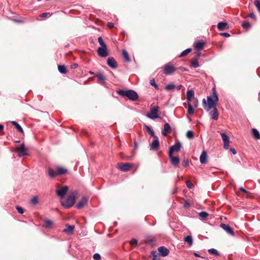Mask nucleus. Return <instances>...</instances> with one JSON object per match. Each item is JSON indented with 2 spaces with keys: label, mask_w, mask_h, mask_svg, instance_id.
I'll list each match as a JSON object with an SVG mask.
<instances>
[{
  "label": "nucleus",
  "mask_w": 260,
  "mask_h": 260,
  "mask_svg": "<svg viewBox=\"0 0 260 260\" xmlns=\"http://www.w3.org/2000/svg\"><path fill=\"white\" fill-rule=\"evenodd\" d=\"M78 195V192L75 191L69 195L66 199H61L60 201L62 206L67 209L70 208L75 204L76 198Z\"/></svg>",
  "instance_id": "nucleus-1"
},
{
  "label": "nucleus",
  "mask_w": 260,
  "mask_h": 260,
  "mask_svg": "<svg viewBox=\"0 0 260 260\" xmlns=\"http://www.w3.org/2000/svg\"><path fill=\"white\" fill-rule=\"evenodd\" d=\"M117 93L122 97L127 98L132 101H136L138 100L139 97L138 93L135 90L132 89H128L126 90L119 89L117 91Z\"/></svg>",
  "instance_id": "nucleus-2"
},
{
  "label": "nucleus",
  "mask_w": 260,
  "mask_h": 260,
  "mask_svg": "<svg viewBox=\"0 0 260 260\" xmlns=\"http://www.w3.org/2000/svg\"><path fill=\"white\" fill-rule=\"evenodd\" d=\"M203 103L205 110L209 111L213 108L216 107V104L214 102L212 98L210 96H207V104L205 99H203Z\"/></svg>",
  "instance_id": "nucleus-3"
},
{
  "label": "nucleus",
  "mask_w": 260,
  "mask_h": 260,
  "mask_svg": "<svg viewBox=\"0 0 260 260\" xmlns=\"http://www.w3.org/2000/svg\"><path fill=\"white\" fill-rule=\"evenodd\" d=\"M159 108L157 106H154L150 108V112L146 114V116L151 119H155L158 118Z\"/></svg>",
  "instance_id": "nucleus-4"
},
{
  "label": "nucleus",
  "mask_w": 260,
  "mask_h": 260,
  "mask_svg": "<svg viewBox=\"0 0 260 260\" xmlns=\"http://www.w3.org/2000/svg\"><path fill=\"white\" fill-rule=\"evenodd\" d=\"M133 164L130 162H120L117 164V168L123 172H127L132 167Z\"/></svg>",
  "instance_id": "nucleus-5"
},
{
  "label": "nucleus",
  "mask_w": 260,
  "mask_h": 260,
  "mask_svg": "<svg viewBox=\"0 0 260 260\" xmlns=\"http://www.w3.org/2000/svg\"><path fill=\"white\" fill-rule=\"evenodd\" d=\"M175 71V68L170 62L166 64L164 67V72L167 75L173 74Z\"/></svg>",
  "instance_id": "nucleus-6"
},
{
  "label": "nucleus",
  "mask_w": 260,
  "mask_h": 260,
  "mask_svg": "<svg viewBox=\"0 0 260 260\" xmlns=\"http://www.w3.org/2000/svg\"><path fill=\"white\" fill-rule=\"evenodd\" d=\"M15 151L18 153V156L19 157L28 155L27 150L24 144H22L19 146L17 147Z\"/></svg>",
  "instance_id": "nucleus-7"
},
{
  "label": "nucleus",
  "mask_w": 260,
  "mask_h": 260,
  "mask_svg": "<svg viewBox=\"0 0 260 260\" xmlns=\"http://www.w3.org/2000/svg\"><path fill=\"white\" fill-rule=\"evenodd\" d=\"M182 147L181 143L179 141H176L174 145L170 147L169 154H173L174 152H179Z\"/></svg>",
  "instance_id": "nucleus-8"
},
{
  "label": "nucleus",
  "mask_w": 260,
  "mask_h": 260,
  "mask_svg": "<svg viewBox=\"0 0 260 260\" xmlns=\"http://www.w3.org/2000/svg\"><path fill=\"white\" fill-rule=\"evenodd\" d=\"M221 136L223 142V148L227 150L229 147V137L224 133L221 134Z\"/></svg>",
  "instance_id": "nucleus-9"
},
{
  "label": "nucleus",
  "mask_w": 260,
  "mask_h": 260,
  "mask_svg": "<svg viewBox=\"0 0 260 260\" xmlns=\"http://www.w3.org/2000/svg\"><path fill=\"white\" fill-rule=\"evenodd\" d=\"M220 226L223 230H224L228 234H230L231 236L234 235V232L233 230L229 224L221 223L220 225Z\"/></svg>",
  "instance_id": "nucleus-10"
},
{
  "label": "nucleus",
  "mask_w": 260,
  "mask_h": 260,
  "mask_svg": "<svg viewBox=\"0 0 260 260\" xmlns=\"http://www.w3.org/2000/svg\"><path fill=\"white\" fill-rule=\"evenodd\" d=\"M68 189V187L64 186L61 189H57L55 191L58 196L60 197L61 198H63L66 194Z\"/></svg>",
  "instance_id": "nucleus-11"
},
{
  "label": "nucleus",
  "mask_w": 260,
  "mask_h": 260,
  "mask_svg": "<svg viewBox=\"0 0 260 260\" xmlns=\"http://www.w3.org/2000/svg\"><path fill=\"white\" fill-rule=\"evenodd\" d=\"M169 157L171 160V164L175 167H178L180 162L179 157L178 156H173V154H169Z\"/></svg>",
  "instance_id": "nucleus-12"
},
{
  "label": "nucleus",
  "mask_w": 260,
  "mask_h": 260,
  "mask_svg": "<svg viewBox=\"0 0 260 260\" xmlns=\"http://www.w3.org/2000/svg\"><path fill=\"white\" fill-rule=\"evenodd\" d=\"M107 62V64L113 69H116L117 67L118 64L115 59L112 57H109Z\"/></svg>",
  "instance_id": "nucleus-13"
},
{
  "label": "nucleus",
  "mask_w": 260,
  "mask_h": 260,
  "mask_svg": "<svg viewBox=\"0 0 260 260\" xmlns=\"http://www.w3.org/2000/svg\"><path fill=\"white\" fill-rule=\"evenodd\" d=\"M98 54L101 57H105L108 56L107 47H99L98 49Z\"/></svg>",
  "instance_id": "nucleus-14"
},
{
  "label": "nucleus",
  "mask_w": 260,
  "mask_h": 260,
  "mask_svg": "<svg viewBox=\"0 0 260 260\" xmlns=\"http://www.w3.org/2000/svg\"><path fill=\"white\" fill-rule=\"evenodd\" d=\"M87 202L88 198L86 197H83L81 200L76 204V208L78 209H81L87 204Z\"/></svg>",
  "instance_id": "nucleus-15"
},
{
  "label": "nucleus",
  "mask_w": 260,
  "mask_h": 260,
  "mask_svg": "<svg viewBox=\"0 0 260 260\" xmlns=\"http://www.w3.org/2000/svg\"><path fill=\"white\" fill-rule=\"evenodd\" d=\"M158 250L159 253V254L164 257L167 256L170 252L169 249L165 246L159 247L158 248Z\"/></svg>",
  "instance_id": "nucleus-16"
},
{
  "label": "nucleus",
  "mask_w": 260,
  "mask_h": 260,
  "mask_svg": "<svg viewBox=\"0 0 260 260\" xmlns=\"http://www.w3.org/2000/svg\"><path fill=\"white\" fill-rule=\"evenodd\" d=\"M154 139V141L150 144V147L152 150H156L159 146V142L157 136H155Z\"/></svg>",
  "instance_id": "nucleus-17"
},
{
  "label": "nucleus",
  "mask_w": 260,
  "mask_h": 260,
  "mask_svg": "<svg viewBox=\"0 0 260 260\" xmlns=\"http://www.w3.org/2000/svg\"><path fill=\"white\" fill-rule=\"evenodd\" d=\"M75 229L74 225L66 224L65 229L63 230V232L69 235H71L73 233V230Z\"/></svg>",
  "instance_id": "nucleus-18"
},
{
  "label": "nucleus",
  "mask_w": 260,
  "mask_h": 260,
  "mask_svg": "<svg viewBox=\"0 0 260 260\" xmlns=\"http://www.w3.org/2000/svg\"><path fill=\"white\" fill-rule=\"evenodd\" d=\"M210 115L212 117V118L214 120H217L218 118L219 114L218 113L217 109L216 107L213 108V110H212L209 112Z\"/></svg>",
  "instance_id": "nucleus-19"
},
{
  "label": "nucleus",
  "mask_w": 260,
  "mask_h": 260,
  "mask_svg": "<svg viewBox=\"0 0 260 260\" xmlns=\"http://www.w3.org/2000/svg\"><path fill=\"white\" fill-rule=\"evenodd\" d=\"M194 97V92L192 89L188 90L186 93L187 103H191V99Z\"/></svg>",
  "instance_id": "nucleus-20"
},
{
  "label": "nucleus",
  "mask_w": 260,
  "mask_h": 260,
  "mask_svg": "<svg viewBox=\"0 0 260 260\" xmlns=\"http://www.w3.org/2000/svg\"><path fill=\"white\" fill-rule=\"evenodd\" d=\"M205 45L204 42L203 41H200L198 42H195L194 43V47L197 50H201L203 49Z\"/></svg>",
  "instance_id": "nucleus-21"
},
{
  "label": "nucleus",
  "mask_w": 260,
  "mask_h": 260,
  "mask_svg": "<svg viewBox=\"0 0 260 260\" xmlns=\"http://www.w3.org/2000/svg\"><path fill=\"white\" fill-rule=\"evenodd\" d=\"M207 154L205 151H203L200 156V162L202 164H205L207 162Z\"/></svg>",
  "instance_id": "nucleus-22"
},
{
  "label": "nucleus",
  "mask_w": 260,
  "mask_h": 260,
  "mask_svg": "<svg viewBox=\"0 0 260 260\" xmlns=\"http://www.w3.org/2000/svg\"><path fill=\"white\" fill-rule=\"evenodd\" d=\"M171 129L170 125L168 123H166L164 125V129L162 131V135L163 136H166L167 133L170 131Z\"/></svg>",
  "instance_id": "nucleus-23"
},
{
  "label": "nucleus",
  "mask_w": 260,
  "mask_h": 260,
  "mask_svg": "<svg viewBox=\"0 0 260 260\" xmlns=\"http://www.w3.org/2000/svg\"><path fill=\"white\" fill-rule=\"evenodd\" d=\"M159 254L155 250L151 252L150 257H152V260H160Z\"/></svg>",
  "instance_id": "nucleus-24"
},
{
  "label": "nucleus",
  "mask_w": 260,
  "mask_h": 260,
  "mask_svg": "<svg viewBox=\"0 0 260 260\" xmlns=\"http://www.w3.org/2000/svg\"><path fill=\"white\" fill-rule=\"evenodd\" d=\"M48 175L51 177H55L58 176L56 169L55 170H54L52 168H49L48 169Z\"/></svg>",
  "instance_id": "nucleus-25"
},
{
  "label": "nucleus",
  "mask_w": 260,
  "mask_h": 260,
  "mask_svg": "<svg viewBox=\"0 0 260 260\" xmlns=\"http://www.w3.org/2000/svg\"><path fill=\"white\" fill-rule=\"evenodd\" d=\"M145 127L147 132L153 138L156 136L155 133L151 126L145 125Z\"/></svg>",
  "instance_id": "nucleus-26"
},
{
  "label": "nucleus",
  "mask_w": 260,
  "mask_h": 260,
  "mask_svg": "<svg viewBox=\"0 0 260 260\" xmlns=\"http://www.w3.org/2000/svg\"><path fill=\"white\" fill-rule=\"evenodd\" d=\"M57 175H61L66 174L67 172V170L63 167H57L56 168Z\"/></svg>",
  "instance_id": "nucleus-27"
},
{
  "label": "nucleus",
  "mask_w": 260,
  "mask_h": 260,
  "mask_svg": "<svg viewBox=\"0 0 260 260\" xmlns=\"http://www.w3.org/2000/svg\"><path fill=\"white\" fill-rule=\"evenodd\" d=\"M11 123L15 126L17 129L21 133H23L24 131L22 127L16 121H12Z\"/></svg>",
  "instance_id": "nucleus-28"
},
{
  "label": "nucleus",
  "mask_w": 260,
  "mask_h": 260,
  "mask_svg": "<svg viewBox=\"0 0 260 260\" xmlns=\"http://www.w3.org/2000/svg\"><path fill=\"white\" fill-rule=\"evenodd\" d=\"M252 134L253 137L257 140L260 139V134L259 132L255 128L252 129Z\"/></svg>",
  "instance_id": "nucleus-29"
},
{
  "label": "nucleus",
  "mask_w": 260,
  "mask_h": 260,
  "mask_svg": "<svg viewBox=\"0 0 260 260\" xmlns=\"http://www.w3.org/2000/svg\"><path fill=\"white\" fill-rule=\"evenodd\" d=\"M194 112V108L191 105V103H187V113L189 115H193Z\"/></svg>",
  "instance_id": "nucleus-30"
},
{
  "label": "nucleus",
  "mask_w": 260,
  "mask_h": 260,
  "mask_svg": "<svg viewBox=\"0 0 260 260\" xmlns=\"http://www.w3.org/2000/svg\"><path fill=\"white\" fill-rule=\"evenodd\" d=\"M122 54L126 62H129L130 61L129 55L125 50L123 49L122 50Z\"/></svg>",
  "instance_id": "nucleus-31"
},
{
  "label": "nucleus",
  "mask_w": 260,
  "mask_h": 260,
  "mask_svg": "<svg viewBox=\"0 0 260 260\" xmlns=\"http://www.w3.org/2000/svg\"><path fill=\"white\" fill-rule=\"evenodd\" d=\"M228 25V23L226 22H220L217 24V28L219 30H223L225 27Z\"/></svg>",
  "instance_id": "nucleus-32"
},
{
  "label": "nucleus",
  "mask_w": 260,
  "mask_h": 260,
  "mask_svg": "<svg viewBox=\"0 0 260 260\" xmlns=\"http://www.w3.org/2000/svg\"><path fill=\"white\" fill-rule=\"evenodd\" d=\"M190 66L193 68H198L199 67V63L198 59L197 58L192 59L191 61Z\"/></svg>",
  "instance_id": "nucleus-33"
},
{
  "label": "nucleus",
  "mask_w": 260,
  "mask_h": 260,
  "mask_svg": "<svg viewBox=\"0 0 260 260\" xmlns=\"http://www.w3.org/2000/svg\"><path fill=\"white\" fill-rule=\"evenodd\" d=\"M58 70L61 74H64L67 72L66 67L64 65H59L58 66Z\"/></svg>",
  "instance_id": "nucleus-34"
},
{
  "label": "nucleus",
  "mask_w": 260,
  "mask_h": 260,
  "mask_svg": "<svg viewBox=\"0 0 260 260\" xmlns=\"http://www.w3.org/2000/svg\"><path fill=\"white\" fill-rule=\"evenodd\" d=\"M184 241L186 242V243H187L189 246H191L193 243V240H192V238L191 236H190V235L187 236L184 238Z\"/></svg>",
  "instance_id": "nucleus-35"
},
{
  "label": "nucleus",
  "mask_w": 260,
  "mask_h": 260,
  "mask_svg": "<svg viewBox=\"0 0 260 260\" xmlns=\"http://www.w3.org/2000/svg\"><path fill=\"white\" fill-rule=\"evenodd\" d=\"M96 77L99 80L102 81L103 83H105L106 81V78L101 73H98Z\"/></svg>",
  "instance_id": "nucleus-36"
},
{
  "label": "nucleus",
  "mask_w": 260,
  "mask_h": 260,
  "mask_svg": "<svg viewBox=\"0 0 260 260\" xmlns=\"http://www.w3.org/2000/svg\"><path fill=\"white\" fill-rule=\"evenodd\" d=\"M208 252L210 254L214 255H216V256H219V253H218L217 250L216 249H214V248L209 249L208 250Z\"/></svg>",
  "instance_id": "nucleus-37"
},
{
  "label": "nucleus",
  "mask_w": 260,
  "mask_h": 260,
  "mask_svg": "<svg viewBox=\"0 0 260 260\" xmlns=\"http://www.w3.org/2000/svg\"><path fill=\"white\" fill-rule=\"evenodd\" d=\"M191 51V48H187L186 50H184L182 53L180 54L179 57H183L187 55L188 53H189Z\"/></svg>",
  "instance_id": "nucleus-38"
},
{
  "label": "nucleus",
  "mask_w": 260,
  "mask_h": 260,
  "mask_svg": "<svg viewBox=\"0 0 260 260\" xmlns=\"http://www.w3.org/2000/svg\"><path fill=\"white\" fill-rule=\"evenodd\" d=\"M175 88V86L173 84H169L167 85L165 87V89L167 90L170 91L174 89Z\"/></svg>",
  "instance_id": "nucleus-39"
},
{
  "label": "nucleus",
  "mask_w": 260,
  "mask_h": 260,
  "mask_svg": "<svg viewBox=\"0 0 260 260\" xmlns=\"http://www.w3.org/2000/svg\"><path fill=\"white\" fill-rule=\"evenodd\" d=\"M191 105L197 108L198 106V100L196 98H193L191 99Z\"/></svg>",
  "instance_id": "nucleus-40"
},
{
  "label": "nucleus",
  "mask_w": 260,
  "mask_h": 260,
  "mask_svg": "<svg viewBox=\"0 0 260 260\" xmlns=\"http://www.w3.org/2000/svg\"><path fill=\"white\" fill-rule=\"evenodd\" d=\"M53 222L50 220H47L45 222V226L46 228H50L51 227Z\"/></svg>",
  "instance_id": "nucleus-41"
},
{
  "label": "nucleus",
  "mask_w": 260,
  "mask_h": 260,
  "mask_svg": "<svg viewBox=\"0 0 260 260\" xmlns=\"http://www.w3.org/2000/svg\"><path fill=\"white\" fill-rule=\"evenodd\" d=\"M98 42H99L100 45H101V47H103L105 48L106 47H107L106 44L104 43V42L101 37H100L98 38Z\"/></svg>",
  "instance_id": "nucleus-42"
},
{
  "label": "nucleus",
  "mask_w": 260,
  "mask_h": 260,
  "mask_svg": "<svg viewBox=\"0 0 260 260\" xmlns=\"http://www.w3.org/2000/svg\"><path fill=\"white\" fill-rule=\"evenodd\" d=\"M39 202V201H38V198L37 197V196H35L34 197L31 199V201H30V203L34 205H37Z\"/></svg>",
  "instance_id": "nucleus-43"
},
{
  "label": "nucleus",
  "mask_w": 260,
  "mask_h": 260,
  "mask_svg": "<svg viewBox=\"0 0 260 260\" xmlns=\"http://www.w3.org/2000/svg\"><path fill=\"white\" fill-rule=\"evenodd\" d=\"M199 216L203 218H206L208 216V213L205 211L199 213Z\"/></svg>",
  "instance_id": "nucleus-44"
},
{
  "label": "nucleus",
  "mask_w": 260,
  "mask_h": 260,
  "mask_svg": "<svg viewBox=\"0 0 260 260\" xmlns=\"http://www.w3.org/2000/svg\"><path fill=\"white\" fill-rule=\"evenodd\" d=\"M254 5L255 7H256L257 11L260 14V2L258 0H255L254 1Z\"/></svg>",
  "instance_id": "nucleus-45"
},
{
  "label": "nucleus",
  "mask_w": 260,
  "mask_h": 260,
  "mask_svg": "<svg viewBox=\"0 0 260 260\" xmlns=\"http://www.w3.org/2000/svg\"><path fill=\"white\" fill-rule=\"evenodd\" d=\"M51 16V14L48 12H45L42 13L40 16L42 18H48Z\"/></svg>",
  "instance_id": "nucleus-46"
},
{
  "label": "nucleus",
  "mask_w": 260,
  "mask_h": 260,
  "mask_svg": "<svg viewBox=\"0 0 260 260\" xmlns=\"http://www.w3.org/2000/svg\"><path fill=\"white\" fill-rule=\"evenodd\" d=\"M194 136V133L192 131H188L186 133V137L188 138L191 139Z\"/></svg>",
  "instance_id": "nucleus-47"
},
{
  "label": "nucleus",
  "mask_w": 260,
  "mask_h": 260,
  "mask_svg": "<svg viewBox=\"0 0 260 260\" xmlns=\"http://www.w3.org/2000/svg\"><path fill=\"white\" fill-rule=\"evenodd\" d=\"M138 240L135 239H132L130 241H129V244L131 245H135V246H137L138 245Z\"/></svg>",
  "instance_id": "nucleus-48"
},
{
  "label": "nucleus",
  "mask_w": 260,
  "mask_h": 260,
  "mask_svg": "<svg viewBox=\"0 0 260 260\" xmlns=\"http://www.w3.org/2000/svg\"><path fill=\"white\" fill-rule=\"evenodd\" d=\"M186 185L187 187L190 189L192 188L193 187V184L189 180H187L186 181Z\"/></svg>",
  "instance_id": "nucleus-49"
},
{
  "label": "nucleus",
  "mask_w": 260,
  "mask_h": 260,
  "mask_svg": "<svg viewBox=\"0 0 260 260\" xmlns=\"http://www.w3.org/2000/svg\"><path fill=\"white\" fill-rule=\"evenodd\" d=\"M16 208L19 213L23 214L24 213V210L22 207L17 206H16Z\"/></svg>",
  "instance_id": "nucleus-50"
},
{
  "label": "nucleus",
  "mask_w": 260,
  "mask_h": 260,
  "mask_svg": "<svg viewBox=\"0 0 260 260\" xmlns=\"http://www.w3.org/2000/svg\"><path fill=\"white\" fill-rule=\"evenodd\" d=\"M93 258L95 260H99L101 259V256L99 253H94L93 255Z\"/></svg>",
  "instance_id": "nucleus-51"
},
{
  "label": "nucleus",
  "mask_w": 260,
  "mask_h": 260,
  "mask_svg": "<svg viewBox=\"0 0 260 260\" xmlns=\"http://www.w3.org/2000/svg\"><path fill=\"white\" fill-rule=\"evenodd\" d=\"M251 25L249 22L245 21V30L248 29L250 28Z\"/></svg>",
  "instance_id": "nucleus-52"
},
{
  "label": "nucleus",
  "mask_w": 260,
  "mask_h": 260,
  "mask_svg": "<svg viewBox=\"0 0 260 260\" xmlns=\"http://www.w3.org/2000/svg\"><path fill=\"white\" fill-rule=\"evenodd\" d=\"M189 165V161L188 160H184L183 162V166L184 167H186Z\"/></svg>",
  "instance_id": "nucleus-53"
},
{
  "label": "nucleus",
  "mask_w": 260,
  "mask_h": 260,
  "mask_svg": "<svg viewBox=\"0 0 260 260\" xmlns=\"http://www.w3.org/2000/svg\"><path fill=\"white\" fill-rule=\"evenodd\" d=\"M248 16L251 18H252V19H254L255 20L256 19V17H255V15H254V14L252 12V13H249Z\"/></svg>",
  "instance_id": "nucleus-54"
},
{
  "label": "nucleus",
  "mask_w": 260,
  "mask_h": 260,
  "mask_svg": "<svg viewBox=\"0 0 260 260\" xmlns=\"http://www.w3.org/2000/svg\"><path fill=\"white\" fill-rule=\"evenodd\" d=\"M220 35L225 37H229L230 36V35L228 32H221Z\"/></svg>",
  "instance_id": "nucleus-55"
},
{
  "label": "nucleus",
  "mask_w": 260,
  "mask_h": 260,
  "mask_svg": "<svg viewBox=\"0 0 260 260\" xmlns=\"http://www.w3.org/2000/svg\"><path fill=\"white\" fill-rule=\"evenodd\" d=\"M213 99L214 102L217 104V103L219 100L218 95H215V96H214V97H213Z\"/></svg>",
  "instance_id": "nucleus-56"
},
{
  "label": "nucleus",
  "mask_w": 260,
  "mask_h": 260,
  "mask_svg": "<svg viewBox=\"0 0 260 260\" xmlns=\"http://www.w3.org/2000/svg\"><path fill=\"white\" fill-rule=\"evenodd\" d=\"M212 94H213V97H214V96H215V95H218L216 91V89L215 88H213L212 89Z\"/></svg>",
  "instance_id": "nucleus-57"
},
{
  "label": "nucleus",
  "mask_w": 260,
  "mask_h": 260,
  "mask_svg": "<svg viewBox=\"0 0 260 260\" xmlns=\"http://www.w3.org/2000/svg\"><path fill=\"white\" fill-rule=\"evenodd\" d=\"M150 85H152V86H154V85H155V84H156V83H155V80H154V79H151V80H150Z\"/></svg>",
  "instance_id": "nucleus-58"
},
{
  "label": "nucleus",
  "mask_w": 260,
  "mask_h": 260,
  "mask_svg": "<svg viewBox=\"0 0 260 260\" xmlns=\"http://www.w3.org/2000/svg\"><path fill=\"white\" fill-rule=\"evenodd\" d=\"M78 67V64L75 63H74L72 64L71 66V68L72 69H76Z\"/></svg>",
  "instance_id": "nucleus-59"
},
{
  "label": "nucleus",
  "mask_w": 260,
  "mask_h": 260,
  "mask_svg": "<svg viewBox=\"0 0 260 260\" xmlns=\"http://www.w3.org/2000/svg\"><path fill=\"white\" fill-rule=\"evenodd\" d=\"M231 151L233 154H236V151L234 148H231Z\"/></svg>",
  "instance_id": "nucleus-60"
},
{
  "label": "nucleus",
  "mask_w": 260,
  "mask_h": 260,
  "mask_svg": "<svg viewBox=\"0 0 260 260\" xmlns=\"http://www.w3.org/2000/svg\"><path fill=\"white\" fill-rule=\"evenodd\" d=\"M182 71H187L188 70L185 68H184V67H181L180 68H179Z\"/></svg>",
  "instance_id": "nucleus-61"
},
{
  "label": "nucleus",
  "mask_w": 260,
  "mask_h": 260,
  "mask_svg": "<svg viewBox=\"0 0 260 260\" xmlns=\"http://www.w3.org/2000/svg\"><path fill=\"white\" fill-rule=\"evenodd\" d=\"M183 87L182 85H179L176 87V88L178 90H180Z\"/></svg>",
  "instance_id": "nucleus-62"
},
{
  "label": "nucleus",
  "mask_w": 260,
  "mask_h": 260,
  "mask_svg": "<svg viewBox=\"0 0 260 260\" xmlns=\"http://www.w3.org/2000/svg\"><path fill=\"white\" fill-rule=\"evenodd\" d=\"M193 254L194 256H196L197 257H201V256L196 252H193Z\"/></svg>",
  "instance_id": "nucleus-63"
},
{
  "label": "nucleus",
  "mask_w": 260,
  "mask_h": 260,
  "mask_svg": "<svg viewBox=\"0 0 260 260\" xmlns=\"http://www.w3.org/2000/svg\"><path fill=\"white\" fill-rule=\"evenodd\" d=\"M108 26L110 27H112L113 26V23H108Z\"/></svg>",
  "instance_id": "nucleus-64"
}]
</instances>
